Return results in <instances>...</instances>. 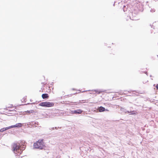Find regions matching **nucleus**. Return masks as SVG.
<instances>
[{"label": "nucleus", "mask_w": 158, "mask_h": 158, "mask_svg": "<svg viewBox=\"0 0 158 158\" xmlns=\"http://www.w3.org/2000/svg\"><path fill=\"white\" fill-rule=\"evenodd\" d=\"M46 147L44 143V139H40L36 142L33 144V149H37L39 150H45Z\"/></svg>", "instance_id": "obj_1"}, {"label": "nucleus", "mask_w": 158, "mask_h": 158, "mask_svg": "<svg viewBox=\"0 0 158 158\" xmlns=\"http://www.w3.org/2000/svg\"><path fill=\"white\" fill-rule=\"evenodd\" d=\"M13 148L15 153L19 155L22 152L21 150V145L19 143H14L13 145Z\"/></svg>", "instance_id": "obj_2"}, {"label": "nucleus", "mask_w": 158, "mask_h": 158, "mask_svg": "<svg viewBox=\"0 0 158 158\" xmlns=\"http://www.w3.org/2000/svg\"><path fill=\"white\" fill-rule=\"evenodd\" d=\"M39 105L42 106L49 107L53 106L54 104L53 102H41Z\"/></svg>", "instance_id": "obj_3"}, {"label": "nucleus", "mask_w": 158, "mask_h": 158, "mask_svg": "<svg viewBox=\"0 0 158 158\" xmlns=\"http://www.w3.org/2000/svg\"><path fill=\"white\" fill-rule=\"evenodd\" d=\"M71 113L72 114H80L82 113V111L81 109H78L76 110H72L71 111Z\"/></svg>", "instance_id": "obj_4"}, {"label": "nucleus", "mask_w": 158, "mask_h": 158, "mask_svg": "<svg viewBox=\"0 0 158 158\" xmlns=\"http://www.w3.org/2000/svg\"><path fill=\"white\" fill-rule=\"evenodd\" d=\"M22 126V124L21 123H18L16 124L15 125H12L10 126V128L13 127H19Z\"/></svg>", "instance_id": "obj_5"}, {"label": "nucleus", "mask_w": 158, "mask_h": 158, "mask_svg": "<svg viewBox=\"0 0 158 158\" xmlns=\"http://www.w3.org/2000/svg\"><path fill=\"white\" fill-rule=\"evenodd\" d=\"M98 110L100 112H103L105 110L109 111V110L107 109H106L104 107L102 106H100L98 108Z\"/></svg>", "instance_id": "obj_6"}, {"label": "nucleus", "mask_w": 158, "mask_h": 158, "mask_svg": "<svg viewBox=\"0 0 158 158\" xmlns=\"http://www.w3.org/2000/svg\"><path fill=\"white\" fill-rule=\"evenodd\" d=\"M29 124L30 125H31L32 126L36 127L37 125H39V123L37 122H31Z\"/></svg>", "instance_id": "obj_7"}, {"label": "nucleus", "mask_w": 158, "mask_h": 158, "mask_svg": "<svg viewBox=\"0 0 158 158\" xmlns=\"http://www.w3.org/2000/svg\"><path fill=\"white\" fill-rule=\"evenodd\" d=\"M42 97L43 99L48 98L49 97L48 94H42Z\"/></svg>", "instance_id": "obj_8"}, {"label": "nucleus", "mask_w": 158, "mask_h": 158, "mask_svg": "<svg viewBox=\"0 0 158 158\" xmlns=\"http://www.w3.org/2000/svg\"><path fill=\"white\" fill-rule=\"evenodd\" d=\"M10 129V126L5 128H3L0 129V132H3L4 131Z\"/></svg>", "instance_id": "obj_9"}, {"label": "nucleus", "mask_w": 158, "mask_h": 158, "mask_svg": "<svg viewBox=\"0 0 158 158\" xmlns=\"http://www.w3.org/2000/svg\"><path fill=\"white\" fill-rule=\"evenodd\" d=\"M35 111L34 110H27L26 112H28V113H35Z\"/></svg>", "instance_id": "obj_10"}, {"label": "nucleus", "mask_w": 158, "mask_h": 158, "mask_svg": "<svg viewBox=\"0 0 158 158\" xmlns=\"http://www.w3.org/2000/svg\"><path fill=\"white\" fill-rule=\"evenodd\" d=\"M123 112L126 113V110L122 107L120 109Z\"/></svg>", "instance_id": "obj_11"}, {"label": "nucleus", "mask_w": 158, "mask_h": 158, "mask_svg": "<svg viewBox=\"0 0 158 158\" xmlns=\"http://www.w3.org/2000/svg\"><path fill=\"white\" fill-rule=\"evenodd\" d=\"M26 147V145H23V146L22 147V148H21V151H23L25 149Z\"/></svg>", "instance_id": "obj_12"}, {"label": "nucleus", "mask_w": 158, "mask_h": 158, "mask_svg": "<svg viewBox=\"0 0 158 158\" xmlns=\"http://www.w3.org/2000/svg\"><path fill=\"white\" fill-rule=\"evenodd\" d=\"M130 114H135V113L134 112V111H130Z\"/></svg>", "instance_id": "obj_13"}, {"label": "nucleus", "mask_w": 158, "mask_h": 158, "mask_svg": "<svg viewBox=\"0 0 158 158\" xmlns=\"http://www.w3.org/2000/svg\"><path fill=\"white\" fill-rule=\"evenodd\" d=\"M123 10L124 12L127 10V9L126 8V6H124V7L123 8Z\"/></svg>", "instance_id": "obj_14"}, {"label": "nucleus", "mask_w": 158, "mask_h": 158, "mask_svg": "<svg viewBox=\"0 0 158 158\" xmlns=\"http://www.w3.org/2000/svg\"><path fill=\"white\" fill-rule=\"evenodd\" d=\"M95 91V92L96 93H97V92H98V94H99L101 92H100V91H98V90H94Z\"/></svg>", "instance_id": "obj_15"}, {"label": "nucleus", "mask_w": 158, "mask_h": 158, "mask_svg": "<svg viewBox=\"0 0 158 158\" xmlns=\"http://www.w3.org/2000/svg\"><path fill=\"white\" fill-rule=\"evenodd\" d=\"M25 97H24L23 99H22V102L23 101H24V102H25L26 101H25Z\"/></svg>", "instance_id": "obj_16"}, {"label": "nucleus", "mask_w": 158, "mask_h": 158, "mask_svg": "<svg viewBox=\"0 0 158 158\" xmlns=\"http://www.w3.org/2000/svg\"><path fill=\"white\" fill-rule=\"evenodd\" d=\"M49 130H53L54 129V127H52V128H49Z\"/></svg>", "instance_id": "obj_17"}, {"label": "nucleus", "mask_w": 158, "mask_h": 158, "mask_svg": "<svg viewBox=\"0 0 158 158\" xmlns=\"http://www.w3.org/2000/svg\"><path fill=\"white\" fill-rule=\"evenodd\" d=\"M126 113H130V111H128V110H126Z\"/></svg>", "instance_id": "obj_18"}, {"label": "nucleus", "mask_w": 158, "mask_h": 158, "mask_svg": "<svg viewBox=\"0 0 158 158\" xmlns=\"http://www.w3.org/2000/svg\"><path fill=\"white\" fill-rule=\"evenodd\" d=\"M156 87L157 88V89H158V84L156 85Z\"/></svg>", "instance_id": "obj_19"}, {"label": "nucleus", "mask_w": 158, "mask_h": 158, "mask_svg": "<svg viewBox=\"0 0 158 158\" xmlns=\"http://www.w3.org/2000/svg\"><path fill=\"white\" fill-rule=\"evenodd\" d=\"M58 128H59V127H55V129H57Z\"/></svg>", "instance_id": "obj_20"}, {"label": "nucleus", "mask_w": 158, "mask_h": 158, "mask_svg": "<svg viewBox=\"0 0 158 158\" xmlns=\"http://www.w3.org/2000/svg\"><path fill=\"white\" fill-rule=\"evenodd\" d=\"M35 103H31V104H35Z\"/></svg>", "instance_id": "obj_21"}, {"label": "nucleus", "mask_w": 158, "mask_h": 158, "mask_svg": "<svg viewBox=\"0 0 158 158\" xmlns=\"http://www.w3.org/2000/svg\"><path fill=\"white\" fill-rule=\"evenodd\" d=\"M143 9H142V10H141V11H143Z\"/></svg>", "instance_id": "obj_22"}, {"label": "nucleus", "mask_w": 158, "mask_h": 158, "mask_svg": "<svg viewBox=\"0 0 158 158\" xmlns=\"http://www.w3.org/2000/svg\"><path fill=\"white\" fill-rule=\"evenodd\" d=\"M146 73V74L147 75V72H146V73Z\"/></svg>", "instance_id": "obj_23"}, {"label": "nucleus", "mask_w": 158, "mask_h": 158, "mask_svg": "<svg viewBox=\"0 0 158 158\" xmlns=\"http://www.w3.org/2000/svg\"><path fill=\"white\" fill-rule=\"evenodd\" d=\"M152 10H151V12H152Z\"/></svg>", "instance_id": "obj_24"}, {"label": "nucleus", "mask_w": 158, "mask_h": 158, "mask_svg": "<svg viewBox=\"0 0 158 158\" xmlns=\"http://www.w3.org/2000/svg\"><path fill=\"white\" fill-rule=\"evenodd\" d=\"M152 10H151V12H152Z\"/></svg>", "instance_id": "obj_25"}, {"label": "nucleus", "mask_w": 158, "mask_h": 158, "mask_svg": "<svg viewBox=\"0 0 158 158\" xmlns=\"http://www.w3.org/2000/svg\"><path fill=\"white\" fill-rule=\"evenodd\" d=\"M27 104H30V103H28Z\"/></svg>", "instance_id": "obj_26"}]
</instances>
